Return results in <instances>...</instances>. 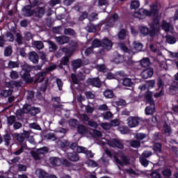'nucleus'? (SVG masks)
Wrapping results in <instances>:
<instances>
[{
	"label": "nucleus",
	"mask_w": 178,
	"mask_h": 178,
	"mask_svg": "<svg viewBox=\"0 0 178 178\" xmlns=\"http://www.w3.org/2000/svg\"><path fill=\"white\" fill-rule=\"evenodd\" d=\"M161 9V4L155 2L150 5V11L148 10L140 9L139 11L135 12L134 17L141 20L145 19L146 16H152V15H158V10Z\"/></svg>",
	"instance_id": "1"
},
{
	"label": "nucleus",
	"mask_w": 178,
	"mask_h": 178,
	"mask_svg": "<svg viewBox=\"0 0 178 178\" xmlns=\"http://www.w3.org/2000/svg\"><path fill=\"white\" fill-rule=\"evenodd\" d=\"M24 16L26 17H30L33 15L36 17H42L45 15V8L44 7H38L35 10H31V6H26L22 9Z\"/></svg>",
	"instance_id": "2"
},
{
	"label": "nucleus",
	"mask_w": 178,
	"mask_h": 178,
	"mask_svg": "<svg viewBox=\"0 0 178 178\" xmlns=\"http://www.w3.org/2000/svg\"><path fill=\"white\" fill-rule=\"evenodd\" d=\"M127 122L129 127H137L140 124V118L138 117L130 116L127 119Z\"/></svg>",
	"instance_id": "3"
},
{
	"label": "nucleus",
	"mask_w": 178,
	"mask_h": 178,
	"mask_svg": "<svg viewBox=\"0 0 178 178\" xmlns=\"http://www.w3.org/2000/svg\"><path fill=\"white\" fill-rule=\"evenodd\" d=\"M86 83L88 86H92V87H97V88L101 87V80L98 77L88 78L86 80Z\"/></svg>",
	"instance_id": "4"
},
{
	"label": "nucleus",
	"mask_w": 178,
	"mask_h": 178,
	"mask_svg": "<svg viewBox=\"0 0 178 178\" xmlns=\"http://www.w3.org/2000/svg\"><path fill=\"white\" fill-rule=\"evenodd\" d=\"M108 145L110 147H113V148H119L120 149H122L124 145L123 141L118 139H113L108 142Z\"/></svg>",
	"instance_id": "5"
},
{
	"label": "nucleus",
	"mask_w": 178,
	"mask_h": 178,
	"mask_svg": "<svg viewBox=\"0 0 178 178\" xmlns=\"http://www.w3.org/2000/svg\"><path fill=\"white\" fill-rule=\"evenodd\" d=\"M120 158H121L122 161H120L118 158V156H114V159H115V162L117 163H118L119 165H121L122 166H123V165H129V163H130V160L124 154H122L120 156Z\"/></svg>",
	"instance_id": "6"
},
{
	"label": "nucleus",
	"mask_w": 178,
	"mask_h": 178,
	"mask_svg": "<svg viewBox=\"0 0 178 178\" xmlns=\"http://www.w3.org/2000/svg\"><path fill=\"white\" fill-rule=\"evenodd\" d=\"M28 58L32 63L35 64L38 63V60L40 59L38 54L35 51H30L28 54Z\"/></svg>",
	"instance_id": "7"
},
{
	"label": "nucleus",
	"mask_w": 178,
	"mask_h": 178,
	"mask_svg": "<svg viewBox=\"0 0 178 178\" xmlns=\"http://www.w3.org/2000/svg\"><path fill=\"white\" fill-rule=\"evenodd\" d=\"M152 76H154V69L152 68H147L141 73L143 79H150Z\"/></svg>",
	"instance_id": "8"
},
{
	"label": "nucleus",
	"mask_w": 178,
	"mask_h": 178,
	"mask_svg": "<svg viewBox=\"0 0 178 178\" xmlns=\"http://www.w3.org/2000/svg\"><path fill=\"white\" fill-rule=\"evenodd\" d=\"M157 86L159 88H160V92L154 94L155 98H159V97H162V95L165 94V90H163V82L162 81V79H159L158 80Z\"/></svg>",
	"instance_id": "9"
},
{
	"label": "nucleus",
	"mask_w": 178,
	"mask_h": 178,
	"mask_svg": "<svg viewBox=\"0 0 178 178\" xmlns=\"http://www.w3.org/2000/svg\"><path fill=\"white\" fill-rule=\"evenodd\" d=\"M76 151L78 154H86L87 156H88L89 158H92V156H94V154H92V152L87 150V148L83 147H78Z\"/></svg>",
	"instance_id": "10"
},
{
	"label": "nucleus",
	"mask_w": 178,
	"mask_h": 178,
	"mask_svg": "<svg viewBox=\"0 0 178 178\" xmlns=\"http://www.w3.org/2000/svg\"><path fill=\"white\" fill-rule=\"evenodd\" d=\"M113 45L112 41L108 38L103 39L102 41V47H103L104 49H107V51L112 49Z\"/></svg>",
	"instance_id": "11"
},
{
	"label": "nucleus",
	"mask_w": 178,
	"mask_h": 178,
	"mask_svg": "<svg viewBox=\"0 0 178 178\" xmlns=\"http://www.w3.org/2000/svg\"><path fill=\"white\" fill-rule=\"evenodd\" d=\"M30 111H35V113H40V108L32 107L29 104H25L23 106L22 112L23 113H29Z\"/></svg>",
	"instance_id": "12"
},
{
	"label": "nucleus",
	"mask_w": 178,
	"mask_h": 178,
	"mask_svg": "<svg viewBox=\"0 0 178 178\" xmlns=\"http://www.w3.org/2000/svg\"><path fill=\"white\" fill-rule=\"evenodd\" d=\"M35 175H38L39 178H48L49 177V174L45 172L44 170L41 168H38L35 170Z\"/></svg>",
	"instance_id": "13"
},
{
	"label": "nucleus",
	"mask_w": 178,
	"mask_h": 178,
	"mask_svg": "<svg viewBox=\"0 0 178 178\" xmlns=\"http://www.w3.org/2000/svg\"><path fill=\"white\" fill-rule=\"evenodd\" d=\"M161 29L164 30L165 33H169V31H172V30H173V26L170 23L167 22L166 21H163Z\"/></svg>",
	"instance_id": "14"
},
{
	"label": "nucleus",
	"mask_w": 178,
	"mask_h": 178,
	"mask_svg": "<svg viewBox=\"0 0 178 178\" xmlns=\"http://www.w3.org/2000/svg\"><path fill=\"white\" fill-rule=\"evenodd\" d=\"M54 38L56 42L60 44H67L69 42V38L65 35L55 37Z\"/></svg>",
	"instance_id": "15"
},
{
	"label": "nucleus",
	"mask_w": 178,
	"mask_h": 178,
	"mask_svg": "<svg viewBox=\"0 0 178 178\" xmlns=\"http://www.w3.org/2000/svg\"><path fill=\"white\" fill-rule=\"evenodd\" d=\"M150 106H148L145 108V112L146 115H154L155 113V103L149 104Z\"/></svg>",
	"instance_id": "16"
},
{
	"label": "nucleus",
	"mask_w": 178,
	"mask_h": 178,
	"mask_svg": "<svg viewBox=\"0 0 178 178\" xmlns=\"http://www.w3.org/2000/svg\"><path fill=\"white\" fill-rule=\"evenodd\" d=\"M118 19L119 15H118V14H113L108 19L106 26H108V27H112V26H113V23H115V22H118Z\"/></svg>",
	"instance_id": "17"
},
{
	"label": "nucleus",
	"mask_w": 178,
	"mask_h": 178,
	"mask_svg": "<svg viewBox=\"0 0 178 178\" xmlns=\"http://www.w3.org/2000/svg\"><path fill=\"white\" fill-rule=\"evenodd\" d=\"M47 74L45 71L39 72L36 75V80H35V83H42V81H44L45 76H47Z\"/></svg>",
	"instance_id": "18"
},
{
	"label": "nucleus",
	"mask_w": 178,
	"mask_h": 178,
	"mask_svg": "<svg viewBox=\"0 0 178 178\" xmlns=\"http://www.w3.org/2000/svg\"><path fill=\"white\" fill-rule=\"evenodd\" d=\"M72 65L73 70L76 71L79 67H81V65H83V61L81 60V59L74 60L72 62Z\"/></svg>",
	"instance_id": "19"
},
{
	"label": "nucleus",
	"mask_w": 178,
	"mask_h": 178,
	"mask_svg": "<svg viewBox=\"0 0 178 178\" xmlns=\"http://www.w3.org/2000/svg\"><path fill=\"white\" fill-rule=\"evenodd\" d=\"M6 86L10 88H14V87H22V81H11L10 82L6 83Z\"/></svg>",
	"instance_id": "20"
},
{
	"label": "nucleus",
	"mask_w": 178,
	"mask_h": 178,
	"mask_svg": "<svg viewBox=\"0 0 178 178\" xmlns=\"http://www.w3.org/2000/svg\"><path fill=\"white\" fill-rule=\"evenodd\" d=\"M145 98L147 104H155V102L152 99V92L147 91L145 95Z\"/></svg>",
	"instance_id": "21"
},
{
	"label": "nucleus",
	"mask_w": 178,
	"mask_h": 178,
	"mask_svg": "<svg viewBox=\"0 0 178 178\" xmlns=\"http://www.w3.org/2000/svg\"><path fill=\"white\" fill-rule=\"evenodd\" d=\"M67 159L72 162H77L79 160V155L76 153H67Z\"/></svg>",
	"instance_id": "22"
},
{
	"label": "nucleus",
	"mask_w": 178,
	"mask_h": 178,
	"mask_svg": "<svg viewBox=\"0 0 178 178\" xmlns=\"http://www.w3.org/2000/svg\"><path fill=\"white\" fill-rule=\"evenodd\" d=\"M176 41H177L176 40V38H175L172 35H167L165 36V42H167V44H176Z\"/></svg>",
	"instance_id": "23"
},
{
	"label": "nucleus",
	"mask_w": 178,
	"mask_h": 178,
	"mask_svg": "<svg viewBox=\"0 0 178 178\" xmlns=\"http://www.w3.org/2000/svg\"><path fill=\"white\" fill-rule=\"evenodd\" d=\"M22 79L26 81V83H32L33 79H31V76L30 75V72H24L22 75Z\"/></svg>",
	"instance_id": "24"
},
{
	"label": "nucleus",
	"mask_w": 178,
	"mask_h": 178,
	"mask_svg": "<svg viewBox=\"0 0 178 178\" xmlns=\"http://www.w3.org/2000/svg\"><path fill=\"white\" fill-rule=\"evenodd\" d=\"M50 162L52 166H59L60 163H62L60 159H59V158L57 157L50 159Z\"/></svg>",
	"instance_id": "25"
},
{
	"label": "nucleus",
	"mask_w": 178,
	"mask_h": 178,
	"mask_svg": "<svg viewBox=\"0 0 178 178\" xmlns=\"http://www.w3.org/2000/svg\"><path fill=\"white\" fill-rule=\"evenodd\" d=\"M140 65L142 67H148L149 65H151V62H149V58H145L140 60Z\"/></svg>",
	"instance_id": "26"
},
{
	"label": "nucleus",
	"mask_w": 178,
	"mask_h": 178,
	"mask_svg": "<svg viewBox=\"0 0 178 178\" xmlns=\"http://www.w3.org/2000/svg\"><path fill=\"white\" fill-rule=\"evenodd\" d=\"M69 58H70V56H65L61 59L59 65L60 69H62V66H67V63H69Z\"/></svg>",
	"instance_id": "27"
},
{
	"label": "nucleus",
	"mask_w": 178,
	"mask_h": 178,
	"mask_svg": "<svg viewBox=\"0 0 178 178\" xmlns=\"http://www.w3.org/2000/svg\"><path fill=\"white\" fill-rule=\"evenodd\" d=\"M177 91H178V83L174 82L173 85L170 86V92L171 94H175Z\"/></svg>",
	"instance_id": "28"
},
{
	"label": "nucleus",
	"mask_w": 178,
	"mask_h": 178,
	"mask_svg": "<svg viewBox=\"0 0 178 178\" xmlns=\"http://www.w3.org/2000/svg\"><path fill=\"white\" fill-rule=\"evenodd\" d=\"M134 48L135 52H140V51H143V44L134 42Z\"/></svg>",
	"instance_id": "29"
},
{
	"label": "nucleus",
	"mask_w": 178,
	"mask_h": 178,
	"mask_svg": "<svg viewBox=\"0 0 178 178\" xmlns=\"http://www.w3.org/2000/svg\"><path fill=\"white\" fill-rule=\"evenodd\" d=\"M122 83L123 86H125L126 87H131L134 84L131 79L130 78H124L122 81Z\"/></svg>",
	"instance_id": "30"
},
{
	"label": "nucleus",
	"mask_w": 178,
	"mask_h": 178,
	"mask_svg": "<svg viewBox=\"0 0 178 178\" xmlns=\"http://www.w3.org/2000/svg\"><path fill=\"white\" fill-rule=\"evenodd\" d=\"M77 131L79 134H86L87 133V128H86V126L81 124L78 126Z\"/></svg>",
	"instance_id": "31"
},
{
	"label": "nucleus",
	"mask_w": 178,
	"mask_h": 178,
	"mask_svg": "<svg viewBox=\"0 0 178 178\" xmlns=\"http://www.w3.org/2000/svg\"><path fill=\"white\" fill-rule=\"evenodd\" d=\"M40 155H45V154H48L49 152V149L47 147H43L39 149H37Z\"/></svg>",
	"instance_id": "32"
},
{
	"label": "nucleus",
	"mask_w": 178,
	"mask_h": 178,
	"mask_svg": "<svg viewBox=\"0 0 178 178\" xmlns=\"http://www.w3.org/2000/svg\"><path fill=\"white\" fill-rule=\"evenodd\" d=\"M127 35V31L124 29H122L119 33H118V38L120 40H124Z\"/></svg>",
	"instance_id": "33"
},
{
	"label": "nucleus",
	"mask_w": 178,
	"mask_h": 178,
	"mask_svg": "<svg viewBox=\"0 0 178 178\" xmlns=\"http://www.w3.org/2000/svg\"><path fill=\"white\" fill-rule=\"evenodd\" d=\"M31 154L35 161H40V159H41V154H40L37 149L34 152H31Z\"/></svg>",
	"instance_id": "34"
},
{
	"label": "nucleus",
	"mask_w": 178,
	"mask_h": 178,
	"mask_svg": "<svg viewBox=\"0 0 178 178\" xmlns=\"http://www.w3.org/2000/svg\"><path fill=\"white\" fill-rule=\"evenodd\" d=\"M22 69L25 73H30L31 71V65L24 63L23 65H22Z\"/></svg>",
	"instance_id": "35"
},
{
	"label": "nucleus",
	"mask_w": 178,
	"mask_h": 178,
	"mask_svg": "<svg viewBox=\"0 0 178 178\" xmlns=\"http://www.w3.org/2000/svg\"><path fill=\"white\" fill-rule=\"evenodd\" d=\"M99 47H102V42L99 41V40H98V39H95L92 42V47H93V48H98Z\"/></svg>",
	"instance_id": "36"
},
{
	"label": "nucleus",
	"mask_w": 178,
	"mask_h": 178,
	"mask_svg": "<svg viewBox=\"0 0 178 178\" xmlns=\"http://www.w3.org/2000/svg\"><path fill=\"white\" fill-rule=\"evenodd\" d=\"M139 161L141 163V165L144 166L145 168H147V166L149 165V161L147 160V159L144 157H140Z\"/></svg>",
	"instance_id": "37"
},
{
	"label": "nucleus",
	"mask_w": 178,
	"mask_h": 178,
	"mask_svg": "<svg viewBox=\"0 0 178 178\" xmlns=\"http://www.w3.org/2000/svg\"><path fill=\"white\" fill-rule=\"evenodd\" d=\"M104 95L106 98H113L115 95L113 94V91L111 90H106L104 92Z\"/></svg>",
	"instance_id": "38"
},
{
	"label": "nucleus",
	"mask_w": 178,
	"mask_h": 178,
	"mask_svg": "<svg viewBox=\"0 0 178 178\" xmlns=\"http://www.w3.org/2000/svg\"><path fill=\"white\" fill-rule=\"evenodd\" d=\"M162 175L165 177H169L170 176H172V170L169 168H164L162 170Z\"/></svg>",
	"instance_id": "39"
},
{
	"label": "nucleus",
	"mask_w": 178,
	"mask_h": 178,
	"mask_svg": "<svg viewBox=\"0 0 178 178\" xmlns=\"http://www.w3.org/2000/svg\"><path fill=\"white\" fill-rule=\"evenodd\" d=\"M48 44H49V49L50 52H54V51H56L57 47H56V44L54 43V42L49 41Z\"/></svg>",
	"instance_id": "40"
},
{
	"label": "nucleus",
	"mask_w": 178,
	"mask_h": 178,
	"mask_svg": "<svg viewBox=\"0 0 178 178\" xmlns=\"http://www.w3.org/2000/svg\"><path fill=\"white\" fill-rule=\"evenodd\" d=\"M14 137L17 141H19V143H23L24 141V137H23V134H15Z\"/></svg>",
	"instance_id": "41"
},
{
	"label": "nucleus",
	"mask_w": 178,
	"mask_h": 178,
	"mask_svg": "<svg viewBox=\"0 0 178 178\" xmlns=\"http://www.w3.org/2000/svg\"><path fill=\"white\" fill-rule=\"evenodd\" d=\"M33 45L37 49H42L44 48V43L41 41H35Z\"/></svg>",
	"instance_id": "42"
},
{
	"label": "nucleus",
	"mask_w": 178,
	"mask_h": 178,
	"mask_svg": "<svg viewBox=\"0 0 178 178\" xmlns=\"http://www.w3.org/2000/svg\"><path fill=\"white\" fill-rule=\"evenodd\" d=\"M131 147H133V148H138L140 145H141V143L139 140H131L130 143Z\"/></svg>",
	"instance_id": "43"
},
{
	"label": "nucleus",
	"mask_w": 178,
	"mask_h": 178,
	"mask_svg": "<svg viewBox=\"0 0 178 178\" xmlns=\"http://www.w3.org/2000/svg\"><path fill=\"white\" fill-rule=\"evenodd\" d=\"M46 138L47 140H51V141H56V136L54 133H49L46 135Z\"/></svg>",
	"instance_id": "44"
},
{
	"label": "nucleus",
	"mask_w": 178,
	"mask_h": 178,
	"mask_svg": "<svg viewBox=\"0 0 178 178\" xmlns=\"http://www.w3.org/2000/svg\"><path fill=\"white\" fill-rule=\"evenodd\" d=\"M3 138L5 140V143L6 145H9L10 144V140H12V137L10 136V134H6L3 136Z\"/></svg>",
	"instance_id": "45"
},
{
	"label": "nucleus",
	"mask_w": 178,
	"mask_h": 178,
	"mask_svg": "<svg viewBox=\"0 0 178 178\" xmlns=\"http://www.w3.org/2000/svg\"><path fill=\"white\" fill-rule=\"evenodd\" d=\"M8 65L10 69H14V67H19V63L16 61H9Z\"/></svg>",
	"instance_id": "46"
},
{
	"label": "nucleus",
	"mask_w": 178,
	"mask_h": 178,
	"mask_svg": "<svg viewBox=\"0 0 178 178\" xmlns=\"http://www.w3.org/2000/svg\"><path fill=\"white\" fill-rule=\"evenodd\" d=\"M161 148L162 145H161V143H155L153 149L155 152H161L162 151Z\"/></svg>",
	"instance_id": "47"
},
{
	"label": "nucleus",
	"mask_w": 178,
	"mask_h": 178,
	"mask_svg": "<svg viewBox=\"0 0 178 178\" xmlns=\"http://www.w3.org/2000/svg\"><path fill=\"white\" fill-rule=\"evenodd\" d=\"M140 8V1H134L131 3V9H137Z\"/></svg>",
	"instance_id": "48"
},
{
	"label": "nucleus",
	"mask_w": 178,
	"mask_h": 178,
	"mask_svg": "<svg viewBox=\"0 0 178 178\" xmlns=\"http://www.w3.org/2000/svg\"><path fill=\"white\" fill-rule=\"evenodd\" d=\"M118 130L120 131L121 134H127V133H129V129H127V127H120Z\"/></svg>",
	"instance_id": "49"
},
{
	"label": "nucleus",
	"mask_w": 178,
	"mask_h": 178,
	"mask_svg": "<svg viewBox=\"0 0 178 178\" xmlns=\"http://www.w3.org/2000/svg\"><path fill=\"white\" fill-rule=\"evenodd\" d=\"M64 34H66V35H74L75 32L72 29H66L64 30Z\"/></svg>",
	"instance_id": "50"
},
{
	"label": "nucleus",
	"mask_w": 178,
	"mask_h": 178,
	"mask_svg": "<svg viewBox=\"0 0 178 178\" xmlns=\"http://www.w3.org/2000/svg\"><path fill=\"white\" fill-rule=\"evenodd\" d=\"M147 137V135L143 133H138L136 134L135 138L137 140H144Z\"/></svg>",
	"instance_id": "51"
},
{
	"label": "nucleus",
	"mask_w": 178,
	"mask_h": 178,
	"mask_svg": "<svg viewBox=\"0 0 178 178\" xmlns=\"http://www.w3.org/2000/svg\"><path fill=\"white\" fill-rule=\"evenodd\" d=\"M6 40L7 41H10V42H13L15 38L13 37V34H12V33L8 32L6 34Z\"/></svg>",
	"instance_id": "52"
},
{
	"label": "nucleus",
	"mask_w": 178,
	"mask_h": 178,
	"mask_svg": "<svg viewBox=\"0 0 178 178\" xmlns=\"http://www.w3.org/2000/svg\"><path fill=\"white\" fill-rule=\"evenodd\" d=\"M71 79H72V83L74 84H79V78H78L77 75H76L75 74H72Z\"/></svg>",
	"instance_id": "53"
},
{
	"label": "nucleus",
	"mask_w": 178,
	"mask_h": 178,
	"mask_svg": "<svg viewBox=\"0 0 178 178\" xmlns=\"http://www.w3.org/2000/svg\"><path fill=\"white\" fill-rule=\"evenodd\" d=\"M12 90H3L1 93V95L3 97H9V95H12Z\"/></svg>",
	"instance_id": "54"
},
{
	"label": "nucleus",
	"mask_w": 178,
	"mask_h": 178,
	"mask_svg": "<svg viewBox=\"0 0 178 178\" xmlns=\"http://www.w3.org/2000/svg\"><path fill=\"white\" fill-rule=\"evenodd\" d=\"M85 94H86V98H88V99H94V98H95V95H94L92 92L88 91V92H86Z\"/></svg>",
	"instance_id": "55"
},
{
	"label": "nucleus",
	"mask_w": 178,
	"mask_h": 178,
	"mask_svg": "<svg viewBox=\"0 0 178 178\" xmlns=\"http://www.w3.org/2000/svg\"><path fill=\"white\" fill-rule=\"evenodd\" d=\"M29 127L31 129H34L35 130H40L41 127L40 125L35 122L29 124Z\"/></svg>",
	"instance_id": "56"
},
{
	"label": "nucleus",
	"mask_w": 178,
	"mask_h": 178,
	"mask_svg": "<svg viewBox=\"0 0 178 178\" xmlns=\"http://www.w3.org/2000/svg\"><path fill=\"white\" fill-rule=\"evenodd\" d=\"M87 165H88V166H91L92 168H95L97 166H98V164L97 163V162L92 161V160H88L86 161Z\"/></svg>",
	"instance_id": "57"
},
{
	"label": "nucleus",
	"mask_w": 178,
	"mask_h": 178,
	"mask_svg": "<svg viewBox=\"0 0 178 178\" xmlns=\"http://www.w3.org/2000/svg\"><path fill=\"white\" fill-rule=\"evenodd\" d=\"M140 33L143 34V35H147L149 33V29L145 26H142L140 28Z\"/></svg>",
	"instance_id": "58"
},
{
	"label": "nucleus",
	"mask_w": 178,
	"mask_h": 178,
	"mask_svg": "<svg viewBox=\"0 0 178 178\" xmlns=\"http://www.w3.org/2000/svg\"><path fill=\"white\" fill-rule=\"evenodd\" d=\"M88 124L90 126V127H93V129H97V127H98V123H97L95 121L90 120L88 122Z\"/></svg>",
	"instance_id": "59"
},
{
	"label": "nucleus",
	"mask_w": 178,
	"mask_h": 178,
	"mask_svg": "<svg viewBox=\"0 0 178 178\" xmlns=\"http://www.w3.org/2000/svg\"><path fill=\"white\" fill-rule=\"evenodd\" d=\"M111 127H116L120 124V122L118 120H112L110 123Z\"/></svg>",
	"instance_id": "60"
},
{
	"label": "nucleus",
	"mask_w": 178,
	"mask_h": 178,
	"mask_svg": "<svg viewBox=\"0 0 178 178\" xmlns=\"http://www.w3.org/2000/svg\"><path fill=\"white\" fill-rule=\"evenodd\" d=\"M151 156H152V152L148 150L143 152L142 154V156H143V158H149Z\"/></svg>",
	"instance_id": "61"
},
{
	"label": "nucleus",
	"mask_w": 178,
	"mask_h": 178,
	"mask_svg": "<svg viewBox=\"0 0 178 178\" xmlns=\"http://www.w3.org/2000/svg\"><path fill=\"white\" fill-rule=\"evenodd\" d=\"M148 88H154L155 87V80H150L147 81Z\"/></svg>",
	"instance_id": "62"
},
{
	"label": "nucleus",
	"mask_w": 178,
	"mask_h": 178,
	"mask_svg": "<svg viewBox=\"0 0 178 178\" xmlns=\"http://www.w3.org/2000/svg\"><path fill=\"white\" fill-rule=\"evenodd\" d=\"M5 56H10L12 55V47H7L4 51Z\"/></svg>",
	"instance_id": "63"
},
{
	"label": "nucleus",
	"mask_w": 178,
	"mask_h": 178,
	"mask_svg": "<svg viewBox=\"0 0 178 178\" xmlns=\"http://www.w3.org/2000/svg\"><path fill=\"white\" fill-rule=\"evenodd\" d=\"M103 118L106 120H108V119H111V118H112V113H111L110 111H108L103 113Z\"/></svg>",
	"instance_id": "64"
}]
</instances>
